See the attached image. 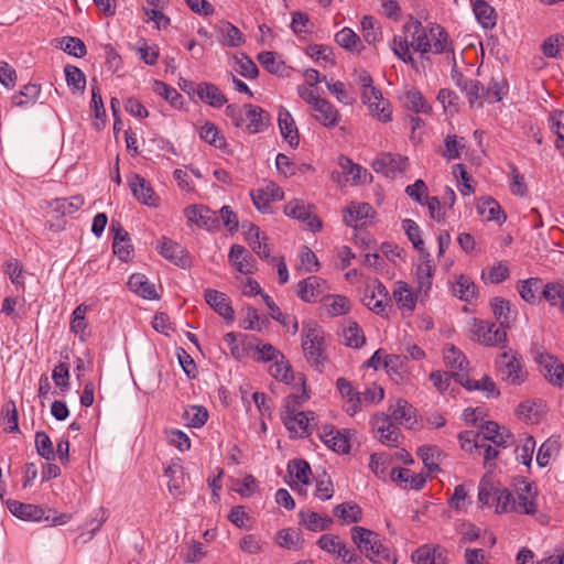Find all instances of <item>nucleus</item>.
<instances>
[{
	"mask_svg": "<svg viewBox=\"0 0 564 564\" xmlns=\"http://www.w3.org/2000/svg\"><path fill=\"white\" fill-rule=\"evenodd\" d=\"M406 31L412 32L411 47L421 54L432 52L434 54H441L448 48V35L444 28L438 24H431L429 28V34L423 24L417 20H411L404 25Z\"/></svg>",
	"mask_w": 564,
	"mask_h": 564,
	"instance_id": "obj_1",
	"label": "nucleus"
},
{
	"mask_svg": "<svg viewBox=\"0 0 564 564\" xmlns=\"http://www.w3.org/2000/svg\"><path fill=\"white\" fill-rule=\"evenodd\" d=\"M351 539L360 552L375 564L397 563V558L390 554L376 532L362 527H352Z\"/></svg>",
	"mask_w": 564,
	"mask_h": 564,
	"instance_id": "obj_2",
	"label": "nucleus"
},
{
	"mask_svg": "<svg viewBox=\"0 0 564 564\" xmlns=\"http://www.w3.org/2000/svg\"><path fill=\"white\" fill-rule=\"evenodd\" d=\"M302 348L312 366L321 367L326 361L324 330L315 321L302 323Z\"/></svg>",
	"mask_w": 564,
	"mask_h": 564,
	"instance_id": "obj_3",
	"label": "nucleus"
},
{
	"mask_svg": "<svg viewBox=\"0 0 564 564\" xmlns=\"http://www.w3.org/2000/svg\"><path fill=\"white\" fill-rule=\"evenodd\" d=\"M496 370L500 379L511 386H520L528 379L522 356L513 349L498 355Z\"/></svg>",
	"mask_w": 564,
	"mask_h": 564,
	"instance_id": "obj_4",
	"label": "nucleus"
},
{
	"mask_svg": "<svg viewBox=\"0 0 564 564\" xmlns=\"http://www.w3.org/2000/svg\"><path fill=\"white\" fill-rule=\"evenodd\" d=\"M469 332L471 340L485 346H500L507 341L506 328L492 322L474 318Z\"/></svg>",
	"mask_w": 564,
	"mask_h": 564,
	"instance_id": "obj_5",
	"label": "nucleus"
},
{
	"mask_svg": "<svg viewBox=\"0 0 564 564\" xmlns=\"http://www.w3.org/2000/svg\"><path fill=\"white\" fill-rule=\"evenodd\" d=\"M409 159L399 153L381 152L371 163L376 173L389 178H395L409 169Z\"/></svg>",
	"mask_w": 564,
	"mask_h": 564,
	"instance_id": "obj_6",
	"label": "nucleus"
},
{
	"mask_svg": "<svg viewBox=\"0 0 564 564\" xmlns=\"http://www.w3.org/2000/svg\"><path fill=\"white\" fill-rule=\"evenodd\" d=\"M540 371L553 386L562 387L564 382V365L553 355L539 352L534 357Z\"/></svg>",
	"mask_w": 564,
	"mask_h": 564,
	"instance_id": "obj_7",
	"label": "nucleus"
},
{
	"mask_svg": "<svg viewBox=\"0 0 564 564\" xmlns=\"http://www.w3.org/2000/svg\"><path fill=\"white\" fill-rule=\"evenodd\" d=\"M286 216L301 220L311 231H318L322 228L321 220L313 215L312 206L302 199H292L284 206Z\"/></svg>",
	"mask_w": 564,
	"mask_h": 564,
	"instance_id": "obj_8",
	"label": "nucleus"
},
{
	"mask_svg": "<svg viewBox=\"0 0 564 564\" xmlns=\"http://www.w3.org/2000/svg\"><path fill=\"white\" fill-rule=\"evenodd\" d=\"M327 291V282L317 275H311L300 281L296 285L297 296L306 303H313L318 299H324Z\"/></svg>",
	"mask_w": 564,
	"mask_h": 564,
	"instance_id": "obj_9",
	"label": "nucleus"
},
{
	"mask_svg": "<svg viewBox=\"0 0 564 564\" xmlns=\"http://www.w3.org/2000/svg\"><path fill=\"white\" fill-rule=\"evenodd\" d=\"M188 221L206 230H217L220 221L217 213L204 205H193L185 209Z\"/></svg>",
	"mask_w": 564,
	"mask_h": 564,
	"instance_id": "obj_10",
	"label": "nucleus"
},
{
	"mask_svg": "<svg viewBox=\"0 0 564 564\" xmlns=\"http://www.w3.org/2000/svg\"><path fill=\"white\" fill-rule=\"evenodd\" d=\"M315 420L313 412H296L294 410L285 411L283 422L285 427L297 436H306L311 433L312 422Z\"/></svg>",
	"mask_w": 564,
	"mask_h": 564,
	"instance_id": "obj_11",
	"label": "nucleus"
},
{
	"mask_svg": "<svg viewBox=\"0 0 564 564\" xmlns=\"http://www.w3.org/2000/svg\"><path fill=\"white\" fill-rule=\"evenodd\" d=\"M158 250L162 257L181 268H187L191 264V258L187 251L177 242L162 237L158 243Z\"/></svg>",
	"mask_w": 564,
	"mask_h": 564,
	"instance_id": "obj_12",
	"label": "nucleus"
},
{
	"mask_svg": "<svg viewBox=\"0 0 564 564\" xmlns=\"http://www.w3.org/2000/svg\"><path fill=\"white\" fill-rule=\"evenodd\" d=\"M389 302V292L381 282L375 281L371 286L367 288L364 303L376 314H383Z\"/></svg>",
	"mask_w": 564,
	"mask_h": 564,
	"instance_id": "obj_13",
	"label": "nucleus"
},
{
	"mask_svg": "<svg viewBox=\"0 0 564 564\" xmlns=\"http://www.w3.org/2000/svg\"><path fill=\"white\" fill-rule=\"evenodd\" d=\"M373 430L379 434L382 444L394 446L399 438V427L393 423L390 415L384 413L376 414L372 421Z\"/></svg>",
	"mask_w": 564,
	"mask_h": 564,
	"instance_id": "obj_14",
	"label": "nucleus"
},
{
	"mask_svg": "<svg viewBox=\"0 0 564 564\" xmlns=\"http://www.w3.org/2000/svg\"><path fill=\"white\" fill-rule=\"evenodd\" d=\"M421 262L416 267L417 294L426 296L431 290L435 265L432 262L430 252L420 254Z\"/></svg>",
	"mask_w": 564,
	"mask_h": 564,
	"instance_id": "obj_15",
	"label": "nucleus"
},
{
	"mask_svg": "<svg viewBox=\"0 0 564 564\" xmlns=\"http://www.w3.org/2000/svg\"><path fill=\"white\" fill-rule=\"evenodd\" d=\"M8 509L14 517L24 521L40 522L51 519L50 516H45V511L42 507L32 503H23L18 500L8 501Z\"/></svg>",
	"mask_w": 564,
	"mask_h": 564,
	"instance_id": "obj_16",
	"label": "nucleus"
},
{
	"mask_svg": "<svg viewBox=\"0 0 564 564\" xmlns=\"http://www.w3.org/2000/svg\"><path fill=\"white\" fill-rule=\"evenodd\" d=\"M536 492L533 490L531 484L522 482V486L517 488V499H513L511 509L518 513L534 514Z\"/></svg>",
	"mask_w": 564,
	"mask_h": 564,
	"instance_id": "obj_17",
	"label": "nucleus"
},
{
	"mask_svg": "<svg viewBox=\"0 0 564 564\" xmlns=\"http://www.w3.org/2000/svg\"><path fill=\"white\" fill-rule=\"evenodd\" d=\"M278 124L283 139L292 149H296L300 144L299 130L292 115L283 107L279 110Z\"/></svg>",
	"mask_w": 564,
	"mask_h": 564,
	"instance_id": "obj_18",
	"label": "nucleus"
},
{
	"mask_svg": "<svg viewBox=\"0 0 564 564\" xmlns=\"http://www.w3.org/2000/svg\"><path fill=\"white\" fill-rule=\"evenodd\" d=\"M206 303L226 321H234V310L228 296L219 291L207 289L204 294Z\"/></svg>",
	"mask_w": 564,
	"mask_h": 564,
	"instance_id": "obj_19",
	"label": "nucleus"
},
{
	"mask_svg": "<svg viewBox=\"0 0 564 564\" xmlns=\"http://www.w3.org/2000/svg\"><path fill=\"white\" fill-rule=\"evenodd\" d=\"M336 386L344 399V410L349 415H355L361 408L360 392L355 391L351 383L345 378H338Z\"/></svg>",
	"mask_w": 564,
	"mask_h": 564,
	"instance_id": "obj_20",
	"label": "nucleus"
},
{
	"mask_svg": "<svg viewBox=\"0 0 564 564\" xmlns=\"http://www.w3.org/2000/svg\"><path fill=\"white\" fill-rule=\"evenodd\" d=\"M243 109L246 120L248 121L246 129L249 133H259L269 124L270 116L261 107L249 104L245 105Z\"/></svg>",
	"mask_w": 564,
	"mask_h": 564,
	"instance_id": "obj_21",
	"label": "nucleus"
},
{
	"mask_svg": "<svg viewBox=\"0 0 564 564\" xmlns=\"http://www.w3.org/2000/svg\"><path fill=\"white\" fill-rule=\"evenodd\" d=\"M130 188L134 197L142 204L155 206L158 197L154 194L150 183L139 174H133L129 181Z\"/></svg>",
	"mask_w": 564,
	"mask_h": 564,
	"instance_id": "obj_22",
	"label": "nucleus"
},
{
	"mask_svg": "<svg viewBox=\"0 0 564 564\" xmlns=\"http://www.w3.org/2000/svg\"><path fill=\"white\" fill-rule=\"evenodd\" d=\"M454 379L467 390H481L487 393V397L499 395V391L496 390V383L488 376H484L480 380H471L467 372H456L454 373Z\"/></svg>",
	"mask_w": 564,
	"mask_h": 564,
	"instance_id": "obj_23",
	"label": "nucleus"
},
{
	"mask_svg": "<svg viewBox=\"0 0 564 564\" xmlns=\"http://www.w3.org/2000/svg\"><path fill=\"white\" fill-rule=\"evenodd\" d=\"M110 230L113 232V253L118 256L119 259L127 261L133 251L129 234L119 224L115 225L113 223L110 226Z\"/></svg>",
	"mask_w": 564,
	"mask_h": 564,
	"instance_id": "obj_24",
	"label": "nucleus"
},
{
	"mask_svg": "<svg viewBox=\"0 0 564 564\" xmlns=\"http://www.w3.org/2000/svg\"><path fill=\"white\" fill-rule=\"evenodd\" d=\"M195 94L202 101L215 108H220L227 102L226 96L210 83H199L195 88Z\"/></svg>",
	"mask_w": 564,
	"mask_h": 564,
	"instance_id": "obj_25",
	"label": "nucleus"
},
{
	"mask_svg": "<svg viewBox=\"0 0 564 564\" xmlns=\"http://www.w3.org/2000/svg\"><path fill=\"white\" fill-rule=\"evenodd\" d=\"M300 524L313 532L325 531L333 524V519L327 514L314 511H300Z\"/></svg>",
	"mask_w": 564,
	"mask_h": 564,
	"instance_id": "obj_26",
	"label": "nucleus"
},
{
	"mask_svg": "<svg viewBox=\"0 0 564 564\" xmlns=\"http://www.w3.org/2000/svg\"><path fill=\"white\" fill-rule=\"evenodd\" d=\"M390 477L393 481L401 484L404 488L419 490L426 482V476L414 474L408 468H392Z\"/></svg>",
	"mask_w": 564,
	"mask_h": 564,
	"instance_id": "obj_27",
	"label": "nucleus"
},
{
	"mask_svg": "<svg viewBox=\"0 0 564 564\" xmlns=\"http://www.w3.org/2000/svg\"><path fill=\"white\" fill-rule=\"evenodd\" d=\"M541 295L551 306H557L564 314V280L547 282L543 285Z\"/></svg>",
	"mask_w": 564,
	"mask_h": 564,
	"instance_id": "obj_28",
	"label": "nucleus"
},
{
	"mask_svg": "<svg viewBox=\"0 0 564 564\" xmlns=\"http://www.w3.org/2000/svg\"><path fill=\"white\" fill-rule=\"evenodd\" d=\"M375 210L368 203L350 204L344 210V221L348 226H358L368 217H372Z\"/></svg>",
	"mask_w": 564,
	"mask_h": 564,
	"instance_id": "obj_29",
	"label": "nucleus"
},
{
	"mask_svg": "<svg viewBox=\"0 0 564 564\" xmlns=\"http://www.w3.org/2000/svg\"><path fill=\"white\" fill-rule=\"evenodd\" d=\"M313 110L316 112L315 119L324 127H335L339 122L340 116L338 110L326 99L317 101Z\"/></svg>",
	"mask_w": 564,
	"mask_h": 564,
	"instance_id": "obj_30",
	"label": "nucleus"
},
{
	"mask_svg": "<svg viewBox=\"0 0 564 564\" xmlns=\"http://www.w3.org/2000/svg\"><path fill=\"white\" fill-rule=\"evenodd\" d=\"M473 11L477 21L485 29H492L497 23V14L495 9L486 2V0H470Z\"/></svg>",
	"mask_w": 564,
	"mask_h": 564,
	"instance_id": "obj_31",
	"label": "nucleus"
},
{
	"mask_svg": "<svg viewBox=\"0 0 564 564\" xmlns=\"http://www.w3.org/2000/svg\"><path fill=\"white\" fill-rule=\"evenodd\" d=\"M262 300L269 308L270 316L279 322L283 327L291 329L292 334H296L299 330V323L294 315H284L280 307L273 302L268 294H262Z\"/></svg>",
	"mask_w": 564,
	"mask_h": 564,
	"instance_id": "obj_32",
	"label": "nucleus"
},
{
	"mask_svg": "<svg viewBox=\"0 0 564 564\" xmlns=\"http://www.w3.org/2000/svg\"><path fill=\"white\" fill-rule=\"evenodd\" d=\"M128 286L132 292L137 293L143 299L153 300L158 296L154 284H152L144 274H132L129 278Z\"/></svg>",
	"mask_w": 564,
	"mask_h": 564,
	"instance_id": "obj_33",
	"label": "nucleus"
},
{
	"mask_svg": "<svg viewBox=\"0 0 564 564\" xmlns=\"http://www.w3.org/2000/svg\"><path fill=\"white\" fill-rule=\"evenodd\" d=\"M393 296L401 310L412 312L415 307L416 299L420 295L417 293L414 294L408 283L399 281L393 290Z\"/></svg>",
	"mask_w": 564,
	"mask_h": 564,
	"instance_id": "obj_34",
	"label": "nucleus"
},
{
	"mask_svg": "<svg viewBox=\"0 0 564 564\" xmlns=\"http://www.w3.org/2000/svg\"><path fill=\"white\" fill-rule=\"evenodd\" d=\"M321 438L325 445L337 453L346 454L350 449L348 436L338 430L324 431Z\"/></svg>",
	"mask_w": 564,
	"mask_h": 564,
	"instance_id": "obj_35",
	"label": "nucleus"
},
{
	"mask_svg": "<svg viewBox=\"0 0 564 564\" xmlns=\"http://www.w3.org/2000/svg\"><path fill=\"white\" fill-rule=\"evenodd\" d=\"M324 306L329 316L345 315L350 311V301L339 294H326L323 299Z\"/></svg>",
	"mask_w": 564,
	"mask_h": 564,
	"instance_id": "obj_36",
	"label": "nucleus"
},
{
	"mask_svg": "<svg viewBox=\"0 0 564 564\" xmlns=\"http://www.w3.org/2000/svg\"><path fill=\"white\" fill-rule=\"evenodd\" d=\"M507 93V82L503 77L495 78L492 77L488 83L487 87L481 88L482 101H488L489 104L498 102L502 99L503 95Z\"/></svg>",
	"mask_w": 564,
	"mask_h": 564,
	"instance_id": "obj_37",
	"label": "nucleus"
},
{
	"mask_svg": "<svg viewBox=\"0 0 564 564\" xmlns=\"http://www.w3.org/2000/svg\"><path fill=\"white\" fill-rule=\"evenodd\" d=\"M229 260L236 265L237 270L243 274L252 272V258L247 254L243 246L234 245L229 252Z\"/></svg>",
	"mask_w": 564,
	"mask_h": 564,
	"instance_id": "obj_38",
	"label": "nucleus"
},
{
	"mask_svg": "<svg viewBox=\"0 0 564 564\" xmlns=\"http://www.w3.org/2000/svg\"><path fill=\"white\" fill-rule=\"evenodd\" d=\"M334 514L343 521V523H357L362 518L361 508L355 502H344L337 505L334 510Z\"/></svg>",
	"mask_w": 564,
	"mask_h": 564,
	"instance_id": "obj_39",
	"label": "nucleus"
},
{
	"mask_svg": "<svg viewBox=\"0 0 564 564\" xmlns=\"http://www.w3.org/2000/svg\"><path fill=\"white\" fill-rule=\"evenodd\" d=\"M404 107L415 113H430L432 107L427 104L423 95L416 90L411 89L404 94L403 97Z\"/></svg>",
	"mask_w": 564,
	"mask_h": 564,
	"instance_id": "obj_40",
	"label": "nucleus"
},
{
	"mask_svg": "<svg viewBox=\"0 0 564 564\" xmlns=\"http://www.w3.org/2000/svg\"><path fill=\"white\" fill-rule=\"evenodd\" d=\"M417 455L429 473L440 470V460L443 453L437 446L423 445L417 449Z\"/></svg>",
	"mask_w": 564,
	"mask_h": 564,
	"instance_id": "obj_41",
	"label": "nucleus"
},
{
	"mask_svg": "<svg viewBox=\"0 0 564 564\" xmlns=\"http://www.w3.org/2000/svg\"><path fill=\"white\" fill-rule=\"evenodd\" d=\"M84 197L75 195L68 198H56L52 202L51 207L54 212L65 215L76 213L84 205Z\"/></svg>",
	"mask_w": 564,
	"mask_h": 564,
	"instance_id": "obj_42",
	"label": "nucleus"
},
{
	"mask_svg": "<svg viewBox=\"0 0 564 564\" xmlns=\"http://www.w3.org/2000/svg\"><path fill=\"white\" fill-rule=\"evenodd\" d=\"M543 283L539 278H530L520 283L518 291L523 301L530 304H536L539 302V297L536 295L538 291H542Z\"/></svg>",
	"mask_w": 564,
	"mask_h": 564,
	"instance_id": "obj_43",
	"label": "nucleus"
},
{
	"mask_svg": "<svg viewBox=\"0 0 564 564\" xmlns=\"http://www.w3.org/2000/svg\"><path fill=\"white\" fill-rule=\"evenodd\" d=\"M494 315L502 328H509L511 323L510 302L502 297H494L490 302Z\"/></svg>",
	"mask_w": 564,
	"mask_h": 564,
	"instance_id": "obj_44",
	"label": "nucleus"
},
{
	"mask_svg": "<svg viewBox=\"0 0 564 564\" xmlns=\"http://www.w3.org/2000/svg\"><path fill=\"white\" fill-rule=\"evenodd\" d=\"M258 61L270 74L282 75L285 70L284 62L281 61L274 52H261L258 54Z\"/></svg>",
	"mask_w": 564,
	"mask_h": 564,
	"instance_id": "obj_45",
	"label": "nucleus"
},
{
	"mask_svg": "<svg viewBox=\"0 0 564 564\" xmlns=\"http://www.w3.org/2000/svg\"><path fill=\"white\" fill-rule=\"evenodd\" d=\"M290 476L301 485H307L311 475V467L304 459H293L288 464Z\"/></svg>",
	"mask_w": 564,
	"mask_h": 564,
	"instance_id": "obj_46",
	"label": "nucleus"
},
{
	"mask_svg": "<svg viewBox=\"0 0 564 564\" xmlns=\"http://www.w3.org/2000/svg\"><path fill=\"white\" fill-rule=\"evenodd\" d=\"M199 137L215 148L223 149L226 145L225 137L213 122H206L200 127Z\"/></svg>",
	"mask_w": 564,
	"mask_h": 564,
	"instance_id": "obj_47",
	"label": "nucleus"
},
{
	"mask_svg": "<svg viewBox=\"0 0 564 564\" xmlns=\"http://www.w3.org/2000/svg\"><path fill=\"white\" fill-rule=\"evenodd\" d=\"M41 93V86L36 84H28L22 87L18 95L12 97V102L17 107H24L35 102Z\"/></svg>",
	"mask_w": 564,
	"mask_h": 564,
	"instance_id": "obj_48",
	"label": "nucleus"
},
{
	"mask_svg": "<svg viewBox=\"0 0 564 564\" xmlns=\"http://www.w3.org/2000/svg\"><path fill=\"white\" fill-rule=\"evenodd\" d=\"M445 364L457 372H466L468 360L465 355L454 346L446 347L444 350Z\"/></svg>",
	"mask_w": 564,
	"mask_h": 564,
	"instance_id": "obj_49",
	"label": "nucleus"
},
{
	"mask_svg": "<svg viewBox=\"0 0 564 564\" xmlns=\"http://www.w3.org/2000/svg\"><path fill=\"white\" fill-rule=\"evenodd\" d=\"M153 91L159 96H162L166 101H169L173 107L180 108L183 104L182 95L172 86L161 82L154 80L153 83Z\"/></svg>",
	"mask_w": 564,
	"mask_h": 564,
	"instance_id": "obj_50",
	"label": "nucleus"
},
{
	"mask_svg": "<svg viewBox=\"0 0 564 564\" xmlns=\"http://www.w3.org/2000/svg\"><path fill=\"white\" fill-rule=\"evenodd\" d=\"M479 213L487 220H495L499 224L506 220V215L501 212L500 205L494 198H486L478 206Z\"/></svg>",
	"mask_w": 564,
	"mask_h": 564,
	"instance_id": "obj_51",
	"label": "nucleus"
},
{
	"mask_svg": "<svg viewBox=\"0 0 564 564\" xmlns=\"http://www.w3.org/2000/svg\"><path fill=\"white\" fill-rule=\"evenodd\" d=\"M335 41L341 47L348 51L359 52L361 47V41L359 36L349 28H344L335 35Z\"/></svg>",
	"mask_w": 564,
	"mask_h": 564,
	"instance_id": "obj_52",
	"label": "nucleus"
},
{
	"mask_svg": "<svg viewBox=\"0 0 564 564\" xmlns=\"http://www.w3.org/2000/svg\"><path fill=\"white\" fill-rule=\"evenodd\" d=\"M453 293L460 300L470 301L476 294V285L465 275H459L453 284Z\"/></svg>",
	"mask_w": 564,
	"mask_h": 564,
	"instance_id": "obj_53",
	"label": "nucleus"
},
{
	"mask_svg": "<svg viewBox=\"0 0 564 564\" xmlns=\"http://www.w3.org/2000/svg\"><path fill=\"white\" fill-rule=\"evenodd\" d=\"M221 44L229 47H237L245 42L243 35L240 30L234 24L226 22L220 29Z\"/></svg>",
	"mask_w": 564,
	"mask_h": 564,
	"instance_id": "obj_54",
	"label": "nucleus"
},
{
	"mask_svg": "<svg viewBox=\"0 0 564 564\" xmlns=\"http://www.w3.org/2000/svg\"><path fill=\"white\" fill-rule=\"evenodd\" d=\"M66 83L74 91L84 93L86 87L85 74L74 65H66L64 68Z\"/></svg>",
	"mask_w": 564,
	"mask_h": 564,
	"instance_id": "obj_55",
	"label": "nucleus"
},
{
	"mask_svg": "<svg viewBox=\"0 0 564 564\" xmlns=\"http://www.w3.org/2000/svg\"><path fill=\"white\" fill-rule=\"evenodd\" d=\"M413 419L414 409L412 405L408 401L399 399L392 410V420L399 424H412Z\"/></svg>",
	"mask_w": 564,
	"mask_h": 564,
	"instance_id": "obj_56",
	"label": "nucleus"
},
{
	"mask_svg": "<svg viewBox=\"0 0 564 564\" xmlns=\"http://www.w3.org/2000/svg\"><path fill=\"white\" fill-rule=\"evenodd\" d=\"M343 338L347 346L359 348L365 344V336L356 322H349L348 326L343 330Z\"/></svg>",
	"mask_w": 564,
	"mask_h": 564,
	"instance_id": "obj_57",
	"label": "nucleus"
},
{
	"mask_svg": "<svg viewBox=\"0 0 564 564\" xmlns=\"http://www.w3.org/2000/svg\"><path fill=\"white\" fill-rule=\"evenodd\" d=\"M269 373L276 380L290 383L293 379V372L290 364L281 356L269 367Z\"/></svg>",
	"mask_w": 564,
	"mask_h": 564,
	"instance_id": "obj_58",
	"label": "nucleus"
},
{
	"mask_svg": "<svg viewBox=\"0 0 564 564\" xmlns=\"http://www.w3.org/2000/svg\"><path fill=\"white\" fill-rule=\"evenodd\" d=\"M402 228L405 231L409 240L412 242L413 247L422 254L423 252H427L424 248V241L421 238V230L417 224L412 219H404L402 221Z\"/></svg>",
	"mask_w": 564,
	"mask_h": 564,
	"instance_id": "obj_59",
	"label": "nucleus"
},
{
	"mask_svg": "<svg viewBox=\"0 0 564 564\" xmlns=\"http://www.w3.org/2000/svg\"><path fill=\"white\" fill-rule=\"evenodd\" d=\"M362 36L369 44H373L381 40L382 33L376 20L370 15H365L361 20Z\"/></svg>",
	"mask_w": 564,
	"mask_h": 564,
	"instance_id": "obj_60",
	"label": "nucleus"
},
{
	"mask_svg": "<svg viewBox=\"0 0 564 564\" xmlns=\"http://www.w3.org/2000/svg\"><path fill=\"white\" fill-rule=\"evenodd\" d=\"M87 306L85 304L78 305L72 314L70 330L79 335L80 339L84 340L85 330L87 328L86 322Z\"/></svg>",
	"mask_w": 564,
	"mask_h": 564,
	"instance_id": "obj_61",
	"label": "nucleus"
},
{
	"mask_svg": "<svg viewBox=\"0 0 564 564\" xmlns=\"http://www.w3.org/2000/svg\"><path fill=\"white\" fill-rule=\"evenodd\" d=\"M460 447L471 453L474 449L480 451L484 446V437H480L479 433H475L474 431H464L460 432L458 435Z\"/></svg>",
	"mask_w": 564,
	"mask_h": 564,
	"instance_id": "obj_62",
	"label": "nucleus"
},
{
	"mask_svg": "<svg viewBox=\"0 0 564 564\" xmlns=\"http://www.w3.org/2000/svg\"><path fill=\"white\" fill-rule=\"evenodd\" d=\"M35 446L37 454L46 460H53L55 458V452L53 443L50 436L45 432H36L35 434Z\"/></svg>",
	"mask_w": 564,
	"mask_h": 564,
	"instance_id": "obj_63",
	"label": "nucleus"
},
{
	"mask_svg": "<svg viewBox=\"0 0 564 564\" xmlns=\"http://www.w3.org/2000/svg\"><path fill=\"white\" fill-rule=\"evenodd\" d=\"M464 138L458 139L456 134H447L444 140V151L442 155L447 160H454L459 158V150L465 147Z\"/></svg>",
	"mask_w": 564,
	"mask_h": 564,
	"instance_id": "obj_64",
	"label": "nucleus"
}]
</instances>
